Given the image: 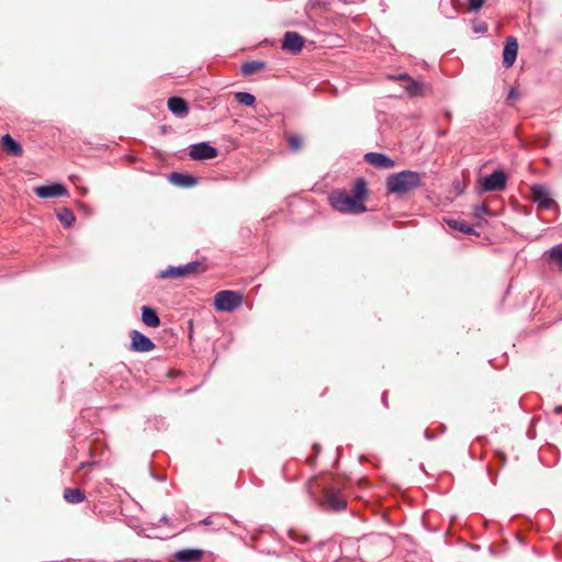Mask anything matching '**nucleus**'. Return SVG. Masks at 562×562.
I'll use <instances>...</instances> for the list:
<instances>
[{
  "label": "nucleus",
  "instance_id": "23",
  "mask_svg": "<svg viewBox=\"0 0 562 562\" xmlns=\"http://www.w3.org/2000/svg\"><path fill=\"white\" fill-rule=\"evenodd\" d=\"M235 99L238 103L246 105V106H251L256 102L255 95H252L249 92H236Z\"/></svg>",
  "mask_w": 562,
  "mask_h": 562
},
{
  "label": "nucleus",
  "instance_id": "6",
  "mask_svg": "<svg viewBox=\"0 0 562 562\" xmlns=\"http://www.w3.org/2000/svg\"><path fill=\"white\" fill-rule=\"evenodd\" d=\"M217 149L207 142L192 144L189 147V156L193 160H206L217 156Z\"/></svg>",
  "mask_w": 562,
  "mask_h": 562
},
{
  "label": "nucleus",
  "instance_id": "16",
  "mask_svg": "<svg viewBox=\"0 0 562 562\" xmlns=\"http://www.w3.org/2000/svg\"><path fill=\"white\" fill-rule=\"evenodd\" d=\"M2 148L11 156L20 157L23 154L22 146L10 134L2 136Z\"/></svg>",
  "mask_w": 562,
  "mask_h": 562
},
{
  "label": "nucleus",
  "instance_id": "37",
  "mask_svg": "<svg viewBox=\"0 0 562 562\" xmlns=\"http://www.w3.org/2000/svg\"><path fill=\"white\" fill-rule=\"evenodd\" d=\"M90 464H91V463H89V462H82V463L80 464L79 469H83L85 467L90 465Z\"/></svg>",
  "mask_w": 562,
  "mask_h": 562
},
{
  "label": "nucleus",
  "instance_id": "2",
  "mask_svg": "<svg viewBox=\"0 0 562 562\" xmlns=\"http://www.w3.org/2000/svg\"><path fill=\"white\" fill-rule=\"evenodd\" d=\"M423 175L414 170H403L386 178L385 188L389 193L405 195L420 188Z\"/></svg>",
  "mask_w": 562,
  "mask_h": 562
},
{
  "label": "nucleus",
  "instance_id": "3",
  "mask_svg": "<svg viewBox=\"0 0 562 562\" xmlns=\"http://www.w3.org/2000/svg\"><path fill=\"white\" fill-rule=\"evenodd\" d=\"M241 302V294L229 290L220 291L214 297V306L221 312H232L239 307Z\"/></svg>",
  "mask_w": 562,
  "mask_h": 562
},
{
  "label": "nucleus",
  "instance_id": "20",
  "mask_svg": "<svg viewBox=\"0 0 562 562\" xmlns=\"http://www.w3.org/2000/svg\"><path fill=\"white\" fill-rule=\"evenodd\" d=\"M265 68V63L259 60L246 61L241 65L240 71L244 76L252 75Z\"/></svg>",
  "mask_w": 562,
  "mask_h": 562
},
{
  "label": "nucleus",
  "instance_id": "11",
  "mask_svg": "<svg viewBox=\"0 0 562 562\" xmlns=\"http://www.w3.org/2000/svg\"><path fill=\"white\" fill-rule=\"evenodd\" d=\"M518 53V43L514 36L506 38V43L503 49V65L505 68H509L514 65Z\"/></svg>",
  "mask_w": 562,
  "mask_h": 562
},
{
  "label": "nucleus",
  "instance_id": "32",
  "mask_svg": "<svg viewBox=\"0 0 562 562\" xmlns=\"http://www.w3.org/2000/svg\"><path fill=\"white\" fill-rule=\"evenodd\" d=\"M485 31H486V26L484 24L481 25V26L475 27V32H477V33L479 32H485Z\"/></svg>",
  "mask_w": 562,
  "mask_h": 562
},
{
  "label": "nucleus",
  "instance_id": "7",
  "mask_svg": "<svg viewBox=\"0 0 562 562\" xmlns=\"http://www.w3.org/2000/svg\"><path fill=\"white\" fill-rule=\"evenodd\" d=\"M305 40L296 32L288 31L283 36L282 49L293 55L299 54L304 46Z\"/></svg>",
  "mask_w": 562,
  "mask_h": 562
},
{
  "label": "nucleus",
  "instance_id": "1",
  "mask_svg": "<svg viewBox=\"0 0 562 562\" xmlns=\"http://www.w3.org/2000/svg\"><path fill=\"white\" fill-rule=\"evenodd\" d=\"M352 193L345 190H336L329 196V203L334 210L341 213L360 214L366 212L363 201L368 196V187L363 178L355 181Z\"/></svg>",
  "mask_w": 562,
  "mask_h": 562
},
{
  "label": "nucleus",
  "instance_id": "8",
  "mask_svg": "<svg viewBox=\"0 0 562 562\" xmlns=\"http://www.w3.org/2000/svg\"><path fill=\"white\" fill-rule=\"evenodd\" d=\"M35 194L41 199H50L68 195L67 188L61 183H50L34 188Z\"/></svg>",
  "mask_w": 562,
  "mask_h": 562
},
{
  "label": "nucleus",
  "instance_id": "4",
  "mask_svg": "<svg viewBox=\"0 0 562 562\" xmlns=\"http://www.w3.org/2000/svg\"><path fill=\"white\" fill-rule=\"evenodd\" d=\"M506 184L507 175L502 169H497L491 175L480 179L482 192L502 191L506 188Z\"/></svg>",
  "mask_w": 562,
  "mask_h": 562
},
{
  "label": "nucleus",
  "instance_id": "14",
  "mask_svg": "<svg viewBox=\"0 0 562 562\" xmlns=\"http://www.w3.org/2000/svg\"><path fill=\"white\" fill-rule=\"evenodd\" d=\"M169 181L181 188H190L198 183V179L189 173L172 172L169 176Z\"/></svg>",
  "mask_w": 562,
  "mask_h": 562
},
{
  "label": "nucleus",
  "instance_id": "22",
  "mask_svg": "<svg viewBox=\"0 0 562 562\" xmlns=\"http://www.w3.org/2000/svg\"><path fill=\"white\" fill-rule=\"evenodd\" d=\"M403 87L409 95L415 97L422 94L423 92V85L413 78L409 79V81H407Z\"/></svg>",
  "mask_w": 562,
  "mask_h": 562
},
{
  "label": "nucleus",
  "instance_id": "38",
  "mask_svg": "<svg viewBox=\"0 0 562 562\" xmlns=\"http://www.w3.org/2000/svg\"><path fill=\"white\" fill-rule=\"evenodd\" d=\"M314 449L316 450V452H318L319 447H317V445H314Z\"/></svg>",
  "mask_w": 562,
  "mask_h": 562
},
{
  "label": "nucleus",
  "instance_id": "33",
  "mask_svg": "<svg viewBox=\"0 0 562 562\" xmlns=\"http://www.w3.org/2000/svg\"><path fill=\"white\" fill-rule=\"evenodd\" d=\"M201 524H203V525H210V524H212V519H211V517H206L205 519H203V520L201 521Z\"/></svg>",
  "mask_w": 562,
  "mask_h": 562
},
{
  "label": "nucleus",
  "instance_id": "12",
  "mask_svg": "<svg viewBox=\"0 0 562 562\" xmlns=\"http://www.w3.org/2000/svg\"><path fill=\"white\" fill-rule=\"evenodd\" d=\"M364 161L380 169H391L395 165L394 160L389 156L375 151L367 153L364 155Z\"/></svg>",
  "mask_w": 562,
  "mask_h": 562
},
{
  "label": "nucleus",
  "instance_id": "36",
  "mask_svg": "<svg viewBox=\"0 0 562 562\" xmlns=\"http://www.w3.org/2000/svg\"><path fill=\"white\" fill-rule=\"evenodd\" d=\"M562 412V406H555L554 413L560 414Z\"/></svg>",
  "mask_w": 562,
  "mask_h": 562
},
{
  "label": "nucleus",
  "instance_id": "24",
  "mask_svg": "<svg viewBox=\"0 0 562 562\" xmlns=\"http://www.w3.org/2000/svg\"><path fill=\"white\" fill-rule=\"evenodd\" d=\"M448 224H449V226H451L462 233H465V234H471L473 232V227L470 224L464 223V222L451 220L448 222Z\"/></svg>",
  "mask_w": 562,
  "mask_h": 562
},
{
  "label": "nucleus",
  "instance_id": "30",
  "mask_svg": "<svg viewBox=\"0 0 562 562\" xmlns=\"http://www.w3.org/2000/svg\"><path fill=\"white\" fill-rule=\"evenodd\" d=\"M394 79L398 80V81H405V83H406L407 81H409V79H412V77L408 74L403 72V74H400L398 76H396Z\"/></svg>",
  "mask_w": 562,
  "mask_h": 562
},
{
  "label": "nucleus",
  "instance_id": "19",
  "mask_svg": "<svg viewBox=\"0 0 562 562\" xmlns=\"http://www.w3.org/2000/svg\"><path fill=\"white\" fill-rule=\"evenodd\" d=\"M85 493L79 488H66L64 499L69 504H79L85 501Z\"/></svg>",
  "mask_w": 562,
  "mask_h": 562
},
{
  "label": "nucleus",
  "instance_id": "15",
  "mask_svg": "<svg viewBox=\"0 0 562 562\" xmlns=\"http://www.w3.org/2000/svg\"><path fill=\"white\" fill-rule=\"evenodd\" d=\"M168 109L172 114H175L179 117L187 116V114L189 112V106H188L187 102L182 98H179V97L169 98Z\"/></svg>",
  "mask_w": 562,
  "mask_h": 562
},
{
  "label": "nucleus",
  "instance_id": "21",
  "mask_svg": "<svg viewBox=\"0 0 562 562\" xmlns=\"http://www.w3.org/2000/svg\"><path fill=\"white\" fill-rule=\"evenodd\" d=\"M57 217L60 221V223H63L66 227H70L76 220L74 212L68 207L61 209L57 213Z\"/></svg>",
  "mask_w": 562,
  "mask_h": 562
},
{
  "label": "nucleus",
  "instance_id": "28",
  "mask_svg": "<svg viewBox=\"0 0 562 562\" xmlns=\"http://www.w3.org/2000/svg\"><path fill=\"white\" fill-rule=\"evenodd\" d=\"M484 1L485 0H469L470 10L479 11L483 7Z\"/></svg>",
  "mask_w": 562,
  "mask_h": 562
},
{
  "label": "nucleus",
  "instance_id": "5",
  "mask_svg": "<svg viewBox=\"0 0 562 562\" xmlns=\"http://www.w3.org/2000/svg\"><path fill=\"white\" fill-rule=\"evenodd\" d=\"M201 267L200 261H191L183 266L178 267H169L166 270H162L158 273L157 278L159 279H181L189 277L198 271Z\"/></svg>",
  "mask_w": 562,
  "mask_h": 562
},
{
  "label": "nucleus",
  "instance_id": "29",
  "mask_svg": "<svg viewBox=\"0 0 562 562\" xmlns=\"http://www.w3.org/2000/svg\"><path fill=\"white\" fill-rule=\"evenodd\" d=\"M290 536L292 539L301 542V543H307L310 541V538L307 536H303L302 539H299V535L296 531L291 530Z\"/></svg>",
  "mask_w": 562,
  "mask_h": 562
},
{
  "label": "nucleus",
  "instance_id": "35",
  "mask_svg": "<svg viewBox=\"0 0 562 562\" xmlns=\"http://www.w3.org/2000/svg\"><path fill=\"white\" fill-rule=\"evenodd\" d=\"M382 402L385 406H387V402H386V393H383L382 395Z\"/></svg>",
  "mask_w": 562,
  "mask_h": 562
},
{
  "label": "nucleus",
  "instance_id": "25",
  "mask_svg": "<svg viewBox=\"0 0 562 562\" xmlns=\"http://www.w3.org/2000/svg\"><path fill=\"white\" fill-rule=\"evenodd\" d=\"M549 257L551 260L562 263V244L553 246L549 250Z\"/></svg>",
  "mask_w": 562,
  "mask_h": 562
},
{
  "label": "nucleus",
  "instance_id": "31",
  "mask_svg": "<svg viewBox=\"0 0 562 562\" xmlns=\"http://www.w3.org/2000/svg\"><path fill=\"white\" fill-rule=\"evenodd\" d=\"M518 95H519L518 91L515 88H510V90L508 91L507 98L516 99V98H518Z\"/></svg>",
  "mask_w": 562,
  "mask_h": 562
},
{
  "label": "nucleus",
  "instance_id": "26",
  "mask_svg": "<svg viewBox=\"0 0 562 562\" xmlns=\"http://www.w3.org/2000/svg\"><path fill=\"white\" fill-rule=\"evenodd\" d=\"M288 143H289V146L290 148L293 150V151H297L300 150L302 147H303V140L300 136L297 135H291L289 138H288Z\"/></svg>",
  "mask_w": 562,
  "mask_h": 562
},
{
  "label": "nucleus",
  "instance_id": "9",
  "mask_svg": "<svg viewBox=\"0 0 562 562\" xmlns=\"http://www.w3.org/2000/svg\"><path fill=\"white\" fill-rule=\"evenodd\" d=\"M531 193L533 203H536L540 209L549 210L554 204L550 192L543 186H532Z\"/></svg>",
  "mask_w": 562,
  "mask_h": 562
},
{
  "label": "nucleus",
  "instance_id": "17",
  "mask_svg": "<svg viewBox=\"0 0 562 562\" xmlns=\"http://www.w3.org/2000/svg\"><path fill=\"white\" fill-rule=\"evenodd\" d=\"M325 504L328 508L335 512L342 510L347 506L346 501L340 496V494L335 492H328L326 494Z\"/></svg>",
  "mask_w": 562,
  "mask_h": 562
},
{
  "label": "nucleus",
  "instance_id": "34",
  "mask_svg": "<svg viewBox=\"0 0 562 562\" xmlns=\"http://www.w3.org/2000/svg\"><path fill=\"white\" fill-rule=\"evenodd\" d=\"M168 520H169V518H168V516H167V515H164V516H161V518H160V521H161V522H164V524H167V522H168Z\"/></svg>",
  "mask_w": 562,
  "mask_h": 562
},
{
  "label": "nucleus",
  "instance_id": "18",
  "mask_svg": "<svg viewBox=\"0 0 562 562\" xmlns=\"http://www.w3.org/2000/svg\"><path fill=\"white\" fill-rule=\"evenodd\" d=\"M142 321L146 326L158 327L160 325V318L157 312L150 306L142 307Z\"/></svg>",
  "mask_w": 562,
  "mask_h": 562
},
{
  "label": "nucleus",
  "instance_id": "13",
  "mask_svg": "<svg viewBox=\"0 0 562 562\" xmlns=\"http://www.w3.org/2000/svg\"><path fill=\"white\" fill-rule=\"evenodd\" d=\"M203 552L199 549H183L173 554L172 562H198L202 559Z\"/></svg>",
  "mask_w": 562,
  "mask_h": 562
},
{
  "label": "nucleus",
  "instance_id": "27",
  "mask_svg": "<svg viewBox=\"0 0 562 562\" xmlns=\"http://www.w3.org/2000/svg\"><path fill=\"white\" fill-rule=\"evenodd\" d=\"M473 213L476 218H482L484 215L488 214L490 211L484 204H477L473 206Z\"/></svg>",
  "mask_w": 562,
  "mask_h": 562
},
{
  "label": "nucleus",
  "instance_id": "10",
  "mask_svg": "<svg viewBox=\"0 0 562 562\" xmlns=\"http://www.w3.org/2000/svg\"><path fill=\"white\" fill-rule=\"evenodd\" d=\"M131 350L137 352H148L155 348V344L138 330L131 331Z\"/></svg>",
  "mask_w": 562,
  "mask_h": 562
}]
</instances>
